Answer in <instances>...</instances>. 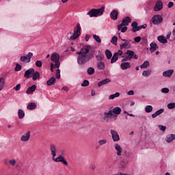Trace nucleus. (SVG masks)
I'll list each match as a JSON object with an SVG mask.
<instances>
[{"label": "nucleus", "instance_id": "1", "mask_svg": "<svg viewBox=\"0 0 175 175\" xmlns=\"http://www.w3.org/2000/svg\"><path fill=\"white\" fill-rule=\"evenodd\" d=\"M78 65H85L95 55V49L91 45H85L80 51L77 52Z\"/></svg>", "mask_w": 175, "mask_h": 175}, {"label": "nucleus", "instance_id": "2", "mask_svg": "<svg viewBox=\"0 0 175 175\" xmlns=\"http://www.w3.org/2000/svg\"><path fill=\"white\" fill-rule=\"evenodd\" d=\"M49 150L51 151V154L52 155V159L54 162H62L64 165V166H68V161L65 157L62 156V154H59L57 157V146L54 144H51L49 146Z\"/></svg>", "mask_w": 175, "mask_h": 175}, {"label": "nucleus", "instance_id": "3", "mask_svg": "<svg viewBox=\"0 0 175 175\" xmlns=\"http://www.w3.org/2000/svg\"><path fill=\"white\" fill-rule=\"evenodd\" d=\"M81 35V26L80 23H77L74 28L73 32L70 31L67 33V38L68 40H76Z\"/></svg>", "mask_w": 175, "mask_h": 175}, {"label": "nucleus", "instance_id": "4", "mask_svg": "<svg viewBox=\"0 0 175 175\" xmlns=\"http://www.w3.org/2000/svg\"><path fill=\"white\" fill-rule=\"evenodd\" d=\"M105 13V5H103L100 8L98 9H92L90 10L87 14L90 17H99Z\"/></svg>", "mask_w": 175, "mask_h": 175}, {"label": "nucleus", "instance_id": "5", "mask_svg": "<svg viewBox=\"0 0 175 175\" xmlns=\"http://www.w3.org/2000/svg\"><path fill=\"white\" fill-rule=\"evenodd\" d=\"M59 58H61V57L57 52H53L51 55V61H52V62H54L55 68L57 69L58 68H59V66H61V62H59Z\"/></svg>", "mask_w": 175, "mask_h": 175}, {"label": "nucleus", "instance_id": "6", "mask_svg": "<svg viewBox=\"0 0 175 175\" xmlns=\"http://www.w3.org/2000/svg\"><path fill=\"white\" fill-rule=\"evenodd\" d=\"M33 57V53L31 52H29L26 55H23L20 57L21 62H23L25 64H29L31 62V58Z\"/></svg>", "mask_w": 175, "mask_h": 175}, {"label": "nucleus", "instance_id": "7", "mask_svg": "<svg viewBox=\"0 0 175 175\" xmlns=\"http://www.w3.org/2000/svg\"><path fill=\"white\" fill-rule=\"evenodd\" d=\"M131 21H132V19H131L129 16H126V18H123L122 23L118 25V29L120 31L122 27L129 25Z\"/></svg>", "mask_w": 175, "mask_h": 175}, {"label": "nucleus", "instance_id": "8", "mask_svg": "<svg viewBox=\"0 0 175 175\" xmlns=\"http://www.w3.org/2000/svg\"><path fill=\"white\" fill-rule=\"evenodd\" d=\"M152 21L154 25H159V24H161L163 21V18H162V16L157 14L153 16Z\"/></svg>", "mask_w": 175, "mask_h": 175}, {"label": "nucleus", "instance_id": "9", "mask_svg": "<svg viewBox=\"0 0 175 175\" xmlns=\"http://www.w3.org/2000/svg\"><path fill=\"white\" fill-rule=\"evenodd\" d=\"M163 9V3H162V1L159 0L156 2L153 10L154 12H161Z\"/></svg>", "mask_w": 175, "mask_h": 175}, {"label": "nucleus", "instance_id": "10", "mask_svg": "<svg viewBox=\"0 0 175 175\" xmlns=\"http://www.w3.org/2000/svg\"><path fill=\"white\" fill-rule=\"evenodd\" d=\"M104 116L105 121H109V120H111L113 117H115V120H117V116L113 114V111L109 110L108 112H105Z\"/></svg>", "mask_w": 175, "mask_h": 175}, {"label": "nucleus", "instance_id": "11", "mask_svg": "<svg viewBox=\"0 0 175 175\" xmlns=\"http://www.w3.org/2000/svg\"><path fill=\"white\" fill-rule=\"evenodd\" d=\"M31 139V131H27L21 137V142H28Z\"/></svg>", "mask_w": 175, "mask_h": 175}, {"label": "nucleus", "instance_id": "12", "mask_svg": "<svg viewBox=\"0 0 175 175\" xmlns=\"http://www.w3.org/2000/svg\"><path fill=\"white\" fill-rule=\"evenodd\" d=\"M111 135L112 140L113 142H120V135H118V132L111 129Z\"/></svg>", "mask_w": 175, "mask_h": 175}, {"label": "nucleus", "instance_id": "13", "mask_svg": "<svg viewBox=\"0 0 175 175\" xmlns=\"http://www.w3.org/2000/svg\"><path fill=\"white\" fill-rule=\"evenodd\" d=\"M126 54L128 55L130 59H132V58H133L134 59H137V58H139V56L135 54V52H133V51L131 50H127Z\"/></svg>", "mask_w": 175, "mask_h": 175}, {"label": "nucleus", "instance_id": "14", "mask_svg": "<svg viewBox=\"0 0 175 175\" xmlns=\"http://www.w3.org/2000/svg\"><path fill=\"white\" fill-rule=\"evenodd\" d=\"M35 73V69L30 68L29 70H27L25 72L24 77H26V79H31L32 77V75Z\"/></svg>", "mask_w": 175, "mask_h": 175}, {"label": "nucleus", "instance_id": "15", "mask_svg": "<svg viewBox=\"0 0 175 175\" xmlns=\"http://www.w3.org/2000/svg\"><path fill=\"white\" fill-rule=\"evenodd\" d=\"M115 150L116 151V154L118 155V157H121L122 155V148L120 144H115Z\"/></svg>", "mask_w": 175, "mask_h": 175}, {"label": "nucleus", "instance_id": "16", "mask_svg": "<svg viewBox=\"0 0 175 175\" xmlns=\"http://www.w3.org/2000/svg\"><path fill=\"white\" fill-rule=\"evenodd\" d=\"M174 140H175V134H168L165 138L166 143H172Z\"/></svg>", "mask_w": 175, "mask_h": 175}, {"label": "nucleus", "instance_id": "17", "mask_svg": "<svg viewBox=\"0 0 175 175\" xmlns=\"http://www.w3.org/2000/svg\"><path fill=\"white\" fill-rule=\"evenodd\" d=\"M131 47H132V44H131L129 41H126V42H123L120 44V50H122L123 49L128 50L131 49Z\"/></svg>", "mask_w": 175, "mask_h": 175}, {"label": "nucleus", "instance_id": "18", "mask_svg": "<svg viewBox=\"0 0 175 175\" xmlns=\"http://www.w3.org/2000/svg\"><path fill=\"white\" fill-rule=\"evenodd\" d=\"M35 91H36V85H33L27 88L26 90V94L27 95H31V94H33Z\"/></svg>", "mask_w": 175, "mask_h": 175}, {"label": "nucleus", "instance_id": "19", "mask_svg": "<svg viewBox=\"0 0 175 175\" xmlns=\"http://www.w3.org/2000/svg\"><path fill=\"white\" fill-rule=\"evenodd\" d=\"M131 68V64L128 62H122L120 64V68L122 70H126V69H129Z\"/></svg>", "mask_w": 175, "mask_h": 175}, {"label": "nucleus", "instance_id": "20", "mask_svg": "<svg viewBox=\"0 0 175 175\" xmlns=\"http://www.w3.org/2000/svg\"><path fill=\"white\" fill-rule=\"evenodd\" d=\"M110 17L111 20H117L118 18V12L116 10H113L111 12Z\"/></svg>", "mask_w": 175, "mask_h": 175}, {"label": "nucleus", "instance_id": "21", "mask_svg": "<svg viewBox=\"0 0 175 175\" xmlns=\"http://www.w3.org/2000/svg\"><path fill=\"white\" fill-rule=\"evenodd\" d=\"M111 80L110 79L107 78L105 79H103L98 83V87H102V85H105V84H108V83H110Z\"/></svg>", "mask_w": 175, "mask_h": 175}, {"label": "nucleus", "instance_id": "22", "mask_svg": "<svg viewBox=\"0 0 175 175\" xmlns=\"http://www.w3.org/2000/svg\"><path fill=\"white\" fill-rule=\"evenodd\" d=\"M57 81V79H55V77H51L47 81H46V85L51 86L54 85L55 84V82Z\"/></svg>", "mask_w": 175, "mask_h": 175}, {"label": "nucleus", "instance_id": "23", "mask_svg": "<svg viewBox=\"0 0 175 175\" xmlns=\"http://www.w3.org/2000/svg\"><path fill=\"white\" fill-rule=\"evenodd\" d=\"M173 72H174L173 70H167L163 72V76L164 77H171L173 75Z\"/></svg>", "mask_w": 175, "mask_h": 175}, {"label": "nucleus", "instance_id": "24", "mask_svg": "<svg viewBox=\"0 0 175 175\" xmlns=\"http://www.w3.org/2000/svg\"><path fill=\"white\" fill-rule=\"evenodd\" d=\"M105 68H106V66L105 65V62H98L97 63V69H98V70H105Z\"/></svg>", "mask_w": 175, "mask_h": 175}, {"label": "nucleus", "instance_id": "25", "mask_svg": "<svg viewBox=\"0 0 175 175\" xmlns=\"http://www.w3.org/2000/svg\"><path fill=\"white\" fill-rule=\"evenodd\" d=\"M163 111H165V109H160L157 110L155 113L152 114V118H157V117H158V116H161V114H162V113H163Z\"/></svg>", "mask_w": 175, "mask_h": 175}, {"label": "nucleus", "instance_id": "26", "mask_svg": "<svg viewBox=\"0 0 175 175\" xmlns=\"http://www.w3.org/2000/svg\"><path fill=\"white\" fill-rule=\"evenodd\" d=\"M103 58H105V55L100 53V51H98V54L96 56V61L102 62V61H103Z\"/></svg>", "mask_w": 175, "mask_h": 175}, {"label": "nucleus", "instance_id": "27", "mask_svg": "<svg viewBox=\"0 0 175 175\" xmlns=\"http://www.w3.org/2000/svg\"><path fill=\"white\" fill-rule=\"evenodd\" d=\"M31 77H32V80L33 81H36V80H38V79L40 78V73H39V72H38V71H36V72L34 71Z\"/></svg>", "mask_w": 175, "mask_h": 175}, {"label": "nucleus", "instance_id": "28", "mask_svg": "<svg viewBox=\"0 0 175 175\" xmlns=\"http://www.w3.org/2000/svg\"><path fill=\"white\" fill-rule=\"evenodd\" d=\"M150 46V53H154V51L158 49V45L155 42H151Z\"/></svg>", "mask_w": 175, "mask_h": 175}, {"label": "nucleus", "instance_id": "29", "mask_svg": "<svg viewBox=\"0 0 175 175\" xmlns=\"http://www.w3.org/2000/svg\"><path fill=\"white\" fill-rule=\"evenodd\" d=\"M36 107V103H29L27 106V110H35Z\"/></svg>", "mask_w": 175, "mask_h": 175}, {"label": "nucleus", "instance_id": "30", "mask_svg": "<svg viewBox=\"0 0 175 175\" xmlns=\"http://www.w3.org/2000/svg\"><path fill=\"white\" fill-rule=\"evenodd\" d=\"M157 40H159V42H160V43H163V44L167 43V40L163 36H159L157 38Z\"/></svg>", "mask_w": 175, "mask_h": 175}, {"label": "nucleus", "instance_id": "31", "mask_svg": "<svg viewBox=\"0 0 175 175\" xmlns=\"http://www.w3.org/2000/svg\"><path fill=\"white\" fill-rule=\"evenodd\" d=\"M121 111H122V110L120 108V107H116L113 109L112 114L113 113V114H116V116H118L119 114H121Z\"/></svg>", "mask_w": 175, "mask_h": 175}, {"label": "nucleus", "instance_id": "32", "mask_svg": "<svg viewBox=\"0 0 175 175\" xmlns=\"http://www.w3.org/2000/svg\"><path fill=\"white\" fill-rule=\"evenodd\" d=\"M18 118L21 120L22 118H24V117H25V112L24 111V110L20 109L18 111Z\"/></svg>", "mask_w": 175, "mask_h": 175}, {"label": "nucleus", "instance_id": "33", "mask_svg": "<svg viewBox=\"0 0 175 175\" xmlns=\"http://www.w3.org/2000/svg\"><path fill=\"white\" fill-rule=\"evenodd\" d=\"M120 92H116L113 94L109 95L108 99H109V100H111L114 99L115 98H118L120 96Z\"/></svg>", "mask_w": 175, "mask_h": 175}, {"label": "nucleus", "instance_id": "34", "mask_svg": "<svg viewBox=\"0 0 175 175\" xmlns=\"http://www.w3.org/2000/svg\"><path fill=\"white\" fill-rule=\"evenodd\" d=\"M10 166H17V161L15 159H12L8 161Z\"/></svg>", "mask_w": 175, "mask_h": 175}, {"label": "nucleus", "instance_id": "35", "mask_svg": "<svg viewBox=\"0 0 175 175\" xmlns=\"http://www.w3.org/2000/svg\"><path fill=\"white\" fill-rule=\"evenodd\" d=\"M150 66V62L145 61L141 66V69H146V68H148Z\"/></svg>", "mask_w": 175, "mask_h": 175}, {"label": "nucleus", "instance_id": "36", "mask_svg": "<svg viewBox=\"0 0 175 175\" xmlns=\"http://www.w3.org/2000/svg\"><path fill=\"white\" fill-rule=\"evenodd\" d=\"M105 55L107 59H111V57H113V54L111 53V51H110V50L109 49H107L105 51Z\"/></svg>", "mask_w": 175, "mask_h": 175}, {"label": "nucleus", "instance_id": "37", "mask_svg": "<svg viewBox=\"0 0 175 175\" xmlns=\"http://www.w3.org/2000/svg\"><path fill=\"white\" fill-rule=\"evenodd\" d=\"M107 143V139H101L98 141V146H100V147L102 146H105V144H106Z\"/></svg>", "mask_w": 175, "mask_h": 175}, {"label": "nucleus", "instance_id": "38", "mask_svg": "<svg viewBox=\"0 0 175 175\" xmlns=\"http://www.w3.org/2000/svg\"><path fill=\"white\" fill-rule=\"evenodd\" d=\"M144 9L146 12H148L150 10H152V5L148 3L146 4Z\"/></svg>", "mask_w": 175, "mask_h": 175}, {"label": "nucleus", "instance_id": "39", "mask_svg": "<svg viewBox=\"0 0 175 175\" xmlns=\"http://www.w3.org/2000/svg\"><path fill=\"white\" fill-rule=\"evenodd\" d=\"M142 76H144V77H148L151 76V70H144L142 72Z\"/></svg>", "mask_w": 175, "mask_h": 175}, {"label": "nucleus", "instance_id": "40", "mask_svg": "<svg viewBox=\"0 0 175 175\" xmlns=\"http://www.w3.org/2000/svg\"><path fill=\"white\" fill-rule=\"evenodd\" d=\"M111 64H114L118 61V57H117V53H114L113 57H111Z\"/></svg>", "mask_w": 175, "mask_h": 175}, {"label": "nucleus", "instance_id": "41", "mask_svg": "<svg viewBox=\"0 0 175 175\" xmlns=\"http://www.w3.org/2000/svg\"><path fill=\"white\" fill-rule=\"evenodd\" d=\"M3 87H5V79L0 78V91L3 90Z\"/></svg>", "mask_w": 175, "mask_h": 175}, {"label": "nucleus", "instance_id": "42", "mask_svg": "<svg viewBox=\"0 0 175 175\" xmlns=\"http://www.w3.org/2000/svg\"><path fill=\"white\" fill-rule=\"evenodd\" d=\"M152 105H146L145 107L146 113H151L152 111Z\"/></svg>", "mask_w": 175, "mask_h": 175}, {"label": "nucleus", "instance_id": "43", "mask_svg": "<svg viewBox=\"0 0 175 175\" xmlns=\"http://www.w3.org/2000/svg\"><path fill=\"white\" fill-rule=\"evenodd\" d=\"M118 40V38H117V36H114L113 37H112V38L111 40V43H113V44H114L115 46H117Z\"/></svg>", "mask_w": 175, "mask_h": 175}, {"label": "nucleus", "instance_id": "44", "mask_svg": "<svg viewBox=\"0 0 175 175\" xmlns=\"http://www.w3.org/2000/svg\"><path fill=\"white\" fill-rule=\"evenodd\" d=\"M93 39L97 42V43H101L102 40L100 39V37L99 36L94 34L93 35Z\"/></svg>", "mask_w": 175, "mask_h": 175}, {"label": "nucleus", "instance_id": "45", "mask_svg": "<svg viewBox=\"0 0 175 175\" xmlns=\"http://www.w3.org/2000/svg\"><path fill=\"white\" fill-rule=\"evenodd\" d=\"M95 73V68L93 67H90L88 68V75H94Z\"/></svg>", "mask_w": 175, "mask_h": 175}, {"label": "nucleus", "instance_id": "46", "mask_svg": "<svg viewBox=\"0 0 175 175\" xmlns=\"http://www.w3.org/2000/svg\"><path fill=\"white\" fill-rule=\"evenodd\" d=\"M56 79L58 80L61 79V70H59V68H57L56 70Z\"/></svg>", "mask_w": 175, "mask_h": 175}, {"label": "nucleus", "instance_id": "47", "mask_svg": "<svg viewBox=\"0 0 175 175\" xmlns=\"http://www.w3.org/2000/svg\"><path fill=\"white\" fill-rule=\"evenodd\" d=\"M22 68H23V67L21 66V65H20V64H16V67H15L16 72H20V70H21Z\"/></svg>", "mask_w": 175, "mask_h": 175}, {"label": "nucleus", "instance_id": "48", "mask_svg": "<svg viewBox=\"0 0 175 175\" xmlns=\"http://www.w3.org/2000/svg\"><path fill=\"white\" fill-rule=\"evenodd\" d=\"M90 85V81L88 80H84L81 83V87H88Z\"/></svg>", "mask_w": 175, "mask_h": 175}, {"label": "nucleus", "instance_id": "49", "mask_svg": "<svg viewBox=\"0 0 175 175\" xmlns=\"http://www.w3.org/2000/svg\"><path fill=\"white\" fill-rule=\"evenodd\" d=\"M167 108L170 109V110H172V109L175 108V103H170L167 104Z\"/></svg>", "mask_w": 175, "mask_h": 175}, {"label": "nucleus", "instance_id": "50", "mask_svg": "<svg viewBox=\"0 0 175 175\" xmlns=\"http://www.w3.org/2000/svg\"><path fill=\"white\" fill-rule=\"evenodd\" d=\"M42 61H40V60H37V61L36 62V66H37V68H42Z\"/></svg>", "mask_w": 175, "mask_h": 175}, {"label": "nucleus", "instance_id": "51", "mask_svg": "<svg viewBox=\"0 0 175 175\" xmlns=\"http://www.w3.org/2000/svg\"><path fill=\"white\" fill-rule=\"evenodd\" d=\"M13 90H15L16 92L20 91L21 90V84H17L16 87L13 88Z\"/></svg>", "mask_w": 175, "mask_h": 175}, {"label": "nucleus", "instance_id": "52", "mask_svg": "<svg viewBox=\"0 0 175 175\" xmlns=\"http://www.w3.org/2000/svg\"><path fill=\"white\" fill-rule=\"evenodd\" d=\"M159 128L162 132H165V131H166V126L159 125Z\"/></svg>", "mask_w": 175, "mask_h": 175}, {"label": "nucleus", "instance_id": "53", "mask_svg": "<svg viewBox=\"0 0 175 175\" xmlns=\"http://www.w3.org/2000/svg\"><path fill=\"white\" fill-rule=\"evenodd\" d=\"M161 92H162L163 94H168V92H169V88H162V89H161Z\"/></svg>", "mask_w": 175, "mask_h": 175}, {"label": "nucleus", "instance_id": "54", "mask_svg": "<svg viewBox=\"0 0 175 175\" xmlns=\"http://www.w3.org/2000/svg\"><path fill=\"white\" fill-rule=\"evenodd\" d=\"M147 28V24L142 25L140 26H138V29L140 31V29H146Z\"/></svg>", "mask_w": 175, "mask_h": 175}, {"label": "nucleus", "instance_id": "55", "mask_svg": "<svg viewBox=\"0 0 175 175\" xmlns=\"http://www.w3.org/2000/svg\"><path fill=\"white\" fill-rule=\"evenodd\" d=\"M140 40H142V38L140 36H137L134 38V41L136 42V43L140 42Z\"/></svg>", "mask_w": 175, "mask_h": 175}, {"label": "nucleus", "instance_id": "56", "mask_svg": "<svg viewBox=\"0 0 175 175\" xmlns=\"http://www.w3.org/2000/svg\"><path fill=\"white\" fill-rule=\"evenodd\" d=\"M128 30V27L124 26V27H122V28L120 29V31H121V32L124 33V32H126V31Z\"/></svg>", "mask_w": 175, "mask_h": 175}, {"label": "nucleus", "instance_id": "57", "mask_svg": "<svg viewBox=\"0 0 175 175\" xmlns=\"http://www.w3.org/2000/svg\"><path fill=\"white\" fill-rule=\"evenodd\" d=\"M167 6H168V8L170 9V8H173V6H174V3H173L172 1H170L168 3Z\"/></svg>", "mask_w": 175, "mask_h": 175}, {"label": "nucleus", "instance_id": "58", "mask_svg": "<svg viewBox=\"0 0 175 175\" xmlns=\"http://www.w3.org/2000/svg\"><path fill=\"white\" fill-rule=\"evenodd\" d=\"M120 166L121 167H126V163H125L124 161H121L120 162Z\"/></svg>", "mask_w": 175, "mask_h": 175}, {"label": "nucleus", "instance_id": "59", "mask_svg": "<svg viewBox=\"0 0 175 175\" xmlns=\"http://www.w3.org/2000/svg\"><path fill=\"white\" fill-rule=\"evenodd\" d=\"M53 68H56L55 64H54V63H51V72H54Z\"/></svg>", "mask_w": 175, "mask_h": 175}, {"label": "nucleus", "instance_id": "60", "mask_svg": "<svg viewBox=\"0 0 175 175\" xmlns=\"http://www.w3.org/2000/svg\"><path fill=\"white\" fill-rule=\"evenodd\" d=\"M137 31H139V26H137L136 27H133L132 28V31L133 32H137Z\"/></svg>", "mask_w": 175, "mask_h": 175}, {"label": "nucleus", "instance_id": "61", "mask_svg": "<svg viewBox=\"0 0 175 175\" xmlns=\"http://www.w3.org/2000/svg\"><path fill=\"white\" fill-rule=\"evenodd\" d=\"M127 95H129V96L135 95V92L133 90H129L127 92Z\"/></svg>", "mask_w": 175, "mask_h": 175}, {"label": "nucleus", "instance_id": "62", "mask_svg": "<svg viewBox=\"0 0 175 175\" xmlns=\"http://www.w3.org/2000/svg\"><path fill=\"white\" fill-rule=\"evenodd\" d=\"M131 27H133V28H135L136 27H137V22L136 21L133 22L131 24Z\"/></svg>", "mask_w": 175, "mask_h": 175}, {"label": "nucleus", "instance_id": "63", "mask_svg": "<svg viewBox=\"0 0 175 175\" xmlns=\"http://www.w3.org/2000/svg\"><path fill=\"white\" fill-rule=\"evenodd\" d=\"M131 59H130L129 57H126L125 58L122 59L121 61L122 62H125L126 61H131Z\"/></svg>", "mask_w": 175, "mask_h": 175}, {"label": "nucleus", "instance_id": "64", "mask_svg": "<svg viewBox=\"0 0 175 175\" xmlns=\"http://www.w3.org/2000/svg\"><path fill=\"white\" fill-rule=\"evenodd\" d=\"M115 54H116L118 57V55H122V51L119 50L118 52L115 53Z\"/></svg>", "mask_w": 175, "mask_h": 175}]
</instances>
